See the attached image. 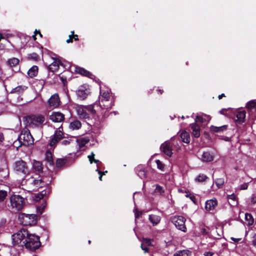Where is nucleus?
<instances>
[{"label":"nucleus","mask_w":256,"mask_h":256,"mask_svg":"<svg viewBox=\"0 0 256 256\" xmlns=\"http://www.w3.org/2000/svg\"><path fill=\"white\" fill-rule=\"evenodd\" d=\"M96 106V112L98 116L105 118L108 116V112L111 109L113 102L110 94V90H102L100 88V96H99L98 103L97 102L94 104Z\"/></svg>","instance_id":"obj_1"},{"label":"nucleus","mask_w":256,"mask_h":256,"mask_svg":"<svg viewBox=\"0 0 256 256\" xmlns=\"http://www.w3.org/2000/svg\"><path fill=\"white\" fill-rule=\"evenodd\" d=\"M74 108L77 114L81 118H88L90 116H94L96 114V110L93 104L88 106L76 104L74 106Z\"/></svg>","instance_id":"obj_2"},{"label":"nucleus","mask_w":256,"mask_h":256,"mask_svg":"<svg viewBox=\"0 0 256 256\" xmlns=\"http://www.w3.org/2000/svg\"><path fill=\"white\" fill-rule=\"evenodd\" d=\"M10 206L13 211L21 210L24 206V198L18 194H12L10 198Z\"/></svg>","instance_id":"obj_3"},{"label":"nucleus","mask_w":256,"mask_h":256,"mask_svg":"<svg viewBox=\"0 0 256 256\" xmlns=\"http://www.w3.org/2000/svg\"><path fill=\"white\" fill-rule=\"evenodd\" d=\"M23 243L24 244L26 248L30 250H36L40 245L39 238L32 234H30Z\"/></svg>","instance_id":"obj_4"},{"label":"nucleus","mask_w":256,"mask_h":256,"mask_svg":"<svg viewBox=\"0 0 256 256\" xmlns=\"http://www.w3.org/2000/svg\"><path fill=\"white\" fill-rule=\"evenodd\" d=\"M26 121L30 126L38 127L45 122V116L41 114H32L26 118Z\"/></svg>","instance_id":"obj_5"},{"label":"nucleus","mask_w":256,"mask_h":256,"mask_svg":"<svg viewBox=\"0 0 256 256\" xmlns=\"http://www.w3.org/2000/svg\"><path fill=\"white\" fill-rule=\"evenodd\" d=\"M18 220L20 223L25 226H34L37 222V216L34 214H20Z\"/></svg>","instance_id":"obj_6"},{"label":"nucleus","mask_w":256,"mask_h":256,"mask_svg":"<svg viewBox=\"0 0 256 256\" xmlns=\"http://www.w3.org/2000/svg\"><path fill=\"white\" fill-rule=\"evenodd\" d=\"M18 141L20 144V146H29L32 144L34 139L30 130L28 129H24L18 138Z\"/></svg>","instance_id":"obj_7"},{"label":"nucleus","mask_w":256,"mask_h":256,"mask_svg":"<svg viewBox=\"0 0 256 256\" xmlns=\"http://www.w3.org/2000/svg\"><path fill=\"white\" fill-rule=\"evenodd\" d=\"M14 170L18 174H22L24 176L29 173V168L26 163L21 160L14 163Z\"/></svg>","instance_id":"obj_8"},{"label":"nucleus","mask_w":256,"mask_h":256,"mask_svg":"<svg viewBox=\"0 0 256 256\" xmlns=\"http://www.w3.org/2000/svg\"><path fill=\"white\" fill-rule=\"evenodd\" d=\"M170 220L178 229L184 232H186L185 225L186 219L184 217L180 216H174L170 218Z\"/></svg>","instance_id":"obj_9"},{"label":"nucleus","mask_w":256,"mask_h":256,"mask_svg":"<svg viewBox=\"0 0 256 256\" xmlns=\"http://www.w3.org/2000/svg\"><path fill=\"white\" fill-rule=\"evenodd\" d=\"M48 104L50 108H56L60 104V100L58 94L56 93L52 94L48 100Z\"/></svg>","instance_id":"obj_10"},{"label":"nucleus","mask_w":256,"mask_h":256,"mask_svg":"<svg viewBox=\"0 0 256 256\" xmlns=\"http://www.w3.org/2000/svg\"><path fill=\"white\" fill-rule=\"evenodd\" d=\"M30 234L26 230L24 229L21 230L12 236L13 240L16 243L18 244V240L21 242L25 238H26Z\"/></svg>","instance_id":"obj_11"},{"label":"nucleus","mask_w":256,"mask_h":256,"mask_svg":"<svg viewBox=\"0 0 256 256\" xmlns=\"http://www.w3.org/2000/svg\"><path fill=\"white\" fill-rule=\"evenodd\" d=\"M62 124H61L60 126L57 129L53 137L52 138L50 143V146H54L62 138L63 133L62 132Z\"/></svg>","instance_id":"obj_12"},{"label":"nucleus","mask_w":256,"mask_h":256,"mask_svg":"<svg viewBox=\"0 0 256 256\" xmlns=\"http://www.w3.org/2000/svg\"><path fill=\"white\" fill-rule=\"evenodd\" d=\"M50 119L54 122L62 123L64 120V115L59 112H54L50 116Z\"/></svg>","instance_id":"obj_13"},{"label":"nucleus","mask_w":256,"mask_h":256,"mask_svg":"<svg viewBox=\"0 0 256 256\" xmlns=\"http://www.w3.org/2000/svg\"><path fill=\"white\" fill-rule=\"evenodd\" d=\"M161 150L166 156L170 157L172 154V146L169 141H166L160 146Z\"/></svg>","instance_id":"obj_14"},{"label":"nucleus","mask_w":256,"mask_h":256,"mask_svg":"<svg viewBox=\"0 0 256 256\" xmlns=\"http://www.w3.org/2000/svg\"><path fill=\"white\" fill-rule=\"evenodd\" d=\"M218 206V201L216 198L208 200L206 202L205 209L206 211L214 210Z\"/></svg>","instance_id":"obj_15"},{"label":"nucleus","mask_w":256,"mask_h":256,"mask_svg":"<svg viewBox=\"0 0 256 256\" xmlns=\"http://www.w3.org/2000/svg\"><path fill=\"white\" fill-rule=\"evenodd\" d=\"M9 177V170L6 164L0 168V181L6 182Z\"/></svg>","instance_id":"obj_16"},{"label":"nucleus","mask_w":256,"mask_h":256,"mask_svg":"<svg viewBox=\"0 0 256 256\" xmlns=\"http://www.w3.org/2000/svg\"><path fill=\"white\" fill-rule=\"evenodd\" d=\"M190 126L192 129V134L196 138L200 137V126L196 122L190 124Z\"/></svg>","instance_id":"obj_17"},{"label":"nucleus","mask_w":256,"mask_h":256,"mask_svg":"<svg viewBox=\"0 0 256 256\" xmlns=\"http://www.w3.org/2000/svg\"><path fill=\"white\" fill-rule=\"evenodd\" d=\"M214 156L208 152H204L202 153L200 159L203 162H210L213 160Z\"/></svg>","instance_id":"obj_18"},{"label":"nucleus","mask_w":256,"mask_h":256,"mask_svg":"<svg viewBox=\"0 0 256 256\" xmlns=\"http://www.w3.org/2000/svg\"><path fill=\"white\" fill-rule=\"evenodd\" d=\"M88 90L82 86L76 92L77 96L80 100L85 99L88 96Z\"/></svg>","instance_id":"obj_19"},{"label":"nucleus","mask_w":256,"mask_h":256,"mask_svg":"<svg viewBox=\"0 0 256 256\" xmlns=\"http://www.w3.org/2000/svg\"><path fill=\"white\" fill-rule=\"evenodd\" d=\"M32 168L38 174L42 172L43 167L42 162L35 160H33Z\"/></svg>","instance_id":"obj_20"},{"label":"nucleus","mask_w":256,"mask_h":256,"mask_svg":"<svg viewBox=\"0 0 256 256\" xmlns=\"http://www.w3.org/2000/svg\"><path fill=\"white\" fill-rule=\"evenodd\" d=\"M246 112L244 110H242L238 112L236 114V116L237 119L236 121L238 124H242L244 122V120L246 118Z\"/></svg>","instance_id":"obj_21"},{"label":"nucleus","mask_w":256,"mask_h":256,"mask_svg":"<svg viewBox=\"0 0 256 256\" xmlns=\"http://www.w3.org/2000/svg\"><path fill=\"white\" fill-rule=\"evenodd\" d=\"M210 120L209 116L206 114L198 115L196 116L195 119V122H200L203 123L206 122H208Z\"/></svg>","instance_id":"obj_22"},{"label":"nucleus","mask_w":256,"mask_h":256,"mask_svg":"<svg viewBox=\"0 0 256 256\" xmlns=\"http://www.w3.org/2000/svg\"><path fill=\"white\" fill-rule=\"evenodd\" d=\"M136 172L138 176L141 178H146V174L144 168L140 166H137L136 168Z\"/></svg>","instance_id":"obj_23"},{"label":"nucleus","mask_w":256,"mask_h":256,"mask_svg":"<svg viewBox=\"0 0 256 256\" xmlns=\"http://www.w3.org/2000/svg\"><path fill=\"white\" fill-rule=\"evenodd\" d=\"M160 216L154 214H150L149 216V220L153 226L157 225L160 221Z\"/></svg>","instance_id":"obj_24"},{"label":"nucleus","mask_w":256,"mask_h":256,"mask_svg":"<svg viewBox=\"0 0 256 256\" xmlns=\"http://www.w3.org/2000/svg\"><path fill=\"white\" fill-rule=\"evenodd\" d=\"M82 124L80 121L78 120H74L70 122L69 128L72 130H77L80 128Z\"/></svg>","instance_id":"obj_25"},{"label":"nucleus","mask_w":256,"mask_h":256,"mask_svg":"<svg viewBox=\"0 0 256 256\" xmlns=\"http://www.w3.org/2000/svg\"><path fill=\"white\" fill-rule=\"evenodd\" d=\"M60 64V63L58 60H54V62L49 65V69L52 72H56L58 69Z\"/></svg>","instance_id":"obj_26"},{"label":"nucleus","mask_w":256,"mask_h":256,"mask_svg":"<svg viewBox=\"0 0 256 256\" xmlns=\"http://www.w3.org/2000/svg\"><path fill=\"white\" fill-rule=\"evenodd\" d=\"M180 136L183 142L188 144L190 142V136L188 132L184 130L180 134Z\"/></svg>","instance_id":"obj_27"},{"label":"nucleus","mask_w":256,"mask_h":256,"mask_svg":"<svg viewBox=\"0 0 256 256\" xmlns=\"http://www.w3.org/2000/svg\"><path fill=\"white\" fill-rule=\"evenodd\" d=\"M228 126L227 125H224L220 126H212L210 127V130L212 132H223L224 130H226L227 129Z\"/></svg>","instance_id":"obj_28"},{"label":"nucleus","mask_w":256,"mask_h":256,"mask_svg":"<svg viewBox=\"0 0 256 256\" xmlns=\"http://www.w3.org/2000/svg\"><path fill=\"white\" fill-rule=\"evenodd\" d=\"M26 89V87L22 86H19L12 89L10 93L20 94L23 93V92Z\"/></svg>","instance_id":"obj_29"},{"label":"nucleus","mask_w":256,"mask_h":256,"mask_svg":"<svg viewBox=\"0 0 256 256\" xmlns=\"http://www.w3.org/2000/svg\"><path fill=\"white\" fill-rule=\"evenodd\" d=\"M38 73V67L36 66H32L28 72V76L30 78L36 76Z\"/></svg>","instance_id":"obj_30"},{"label":"nucleus","mask_w":256,"mask_h":256,"mask_svg":"<svg viewBox=\"0 0 256 256\" xmlns=\"http://www.w3.org/2000/svg\"><path fill=\"white\" fill-rule=\"evenodd\" d=\"M191 252L188 250H179L174 254V256H190Z\"/></svg>","instance_id":"obj_31"},{"label":"nucleus","mask_w":256,"mask_h":256,"mask_svg":"<svg viewBox=\"0 0 256 256\" xmlns=\"http://www.w3.org/2000/svg\"><path fill=\"white\" fill-rule=\"evenodd\" d=\"M245 219L248 222V225L252 226L254 222V219L250 214L246 213L245 214Z\"/></svg>","instance_id":"obj_32"},{"label":"nucleus","mask_w":256,"mask_h":256,"mask_svg":"<svg viewBox=\"0 0 256 256\" xmlns=\"http://www.w3.org/2000/svg\"><path fill=\"white\" fill-rule=\"evenodd\" d=\"M76 71L82 74V75H83V76H89L90 75V72H88V71L86 70H84V68H76Z\"/></svg>","instance_id":"obj_33"},{"label":"nucleus","mask_w":256,"mask_h":256,"mask_svg":"<svg viewBox=\"0 0 256 256\" xmlns=\"http://www.w3.org/2000/svg\"><path fill=\"white\" fill-rule=\"evenodd\" d=\"M46 160L50 164H52L54 163L52 154L50 151H47L45 154Z\"/></svg>","instance_id":"obj_34"},{"label":"nucleus","mask_w":256,"mask_h":256,"mask_svg":"<svg viewBox=\"0 0 256 256\" xmlns=\"http://www.w3.org/2000/svg\"><path fill=\"white\" fill-rule=\"evenodd\" d=\"M246 107L248 109L252 110L256 108V100H250L247 102Z\"/></svg>","instance_id":"obj_35"},{"label":"nucleus","mask_w":256,"mask_h":256,"mask_svg":"<svg viewBox=\"0 0 256 256\" xmlns=\"http://www.w3.org/2000/svg\"><path fill=\"white\" fill-rule=\"evenodd\" d=\"M18 62H19V60H18V59L16 58H12L10 59L8 61V64L11 67H12V66H14L17 65L18 64Z\"/></svg>","instance_id":"obj_36"},{"label":"nucleus","mask_w":256,"mask_h":256,"mask_svg":"<svg viewBox=\"0 0 256 256\" xmlns=\"http://www.w3.org/2000/svg\"><path fill=\"white\" fill-rule=\"evenodd\" d=\"M208 176L204 174H200L195 178V180L198 182H203L206 180Z\"/></svg>","instance_id":"obj_37"},{"label":"nucleus","mask_w":256,"mask_h":256,"mask_svg":"<svg viewBox=\"0 0 256 256\" xmlns=\"http://www.w3.org/2000/svg\"><path fill=\"white\" fill-rule=\"evenodd\" d=\"M215 183L218 188H220L224 186V180L223 178H217L215 181Z\"/></svg>","instance_id":"obj_38"},{"label":"nucleus","mask_w":256,"mask_h":256,"mask_svg":"<svg viewBox=\"0 0 256 256\" xmlns=\"http://www.w3.org/2000/svg\"><path fill=\"white\" fill-rule=\"evenodd\" d=\"M66 160L65 159H58L56 161V166L60 168L66 164Z\"/></svg>","instance_id":"obj_39"},{"label":"nucleus","mask_w":256,"mask_h":256,"mask_svg":"<svg viewBox=\"0 0 256 256\" xmlns=\"http://www.w3.org/2000/svg\"><path fill=\"white\" fill-rule=\"evenodd\" d=\"M227 198L228 200H232V204H238V202L236 200V196L234 194H232L228 195Z\"/></svg>","instance_id":"obj_40"},{"label":"nucleus","mask_w":256,"mask_h":256,"mask_svg":"<svg viewBox=\"0 0 256 256\" xmlns=\"http://www.w3.org/2000/svg\"><path fill=\"white\" fill-rule=\"evenodd\" d=\"M46 202H43L42 205L37 208L38 213L41 214L45 208L46 207Z\"/></svg>","instance_id":"obj_41"},{"label":"nucleus","mask_w":256,"mask_h":256,"mask_svg":"<svg viewBox=\"0 0 256 256\" xmlns=\"http://www.w3.org/2000/svg\"><path fill=\"white\" fill-rule=\"evenodd\" d=\"M154 192L158 194H162L164 192V190L162 186L156 185Z\"/></svg>","instance_id":"obj_42"},{"label":"nucleus","mask_w":256,"mask_h":256,"mask_svg":"<svg viewBox=\"0 0 256 256\" xmlns=\"http://www.w3.org/2000/svg\"><path fill=\"white\" fill-rule=\"evenodd\" d=\"M7 196V192L0 190V202H3Z\"/></svg>","instance_id":"obj_43"},{"label":"nucleus","mask_w":256,"mask_h":256,"mask_svg":"<svg viewBox=\"0 0 256 256\" xmlns=\"http://www.w3.org/2000/svg\"><path fill=\"white\" fill-rule=\"evenodd\" d=\"M76 142L78 144L79 148H82L88 142V140L82 138L80 140H76Z\"/></svg>","instance_id":"obj_44"},{"label":"nucleus","mask_w":256,"mask_h":256,"mask_svg":"<svg viewBox=\"0 0 256 256\" xmlns=\"http://www.w3.org/2000/svg\"><path fill=\"white\" fill-rule=\"evenodd\" d=\"M156 164L158 168L162 171H164V164H163L162 162L159 160H156Z\"/></svg>","instance_id":"obj_45"},{"label":"nucleus","mask_w":256,"mask_h":256,"mask_svg":"<svg viewBox=\"0 0 256 256\" xmlns=\"http://www.w3.org/2000/svg\"><path fill=\"white\" fill-rule=\"evenodd\" d=\"M46 194V192L44 191H42L41 192L38 194L36 196L35 200H40L43 198L44 196V194Z\"/></svg>","instance_id":"obj_46"},{"label":"nucleus","mask_w":256,"mask_h":256,"mask_svg":"<svg viewBox=\"0 0 256 256\" xmlns=\"http://www.w3.org/2000/svg\"><path fill=\"white\" fill-rule=\"evenodd\" d=\"M60 65L64 66L66 70H69L71 68V64L68 62H61Z\"/></svg>","instance_id":"obj_47"},{"label":"nucleus","mask_w":256,"mask_h":256,"mask_svg":"<svg viewBox=\"0 0 256 256\" xmlns=\"http://www.w3.org/2000/svg\"><path fill=\"white\" fill-rule=\"evenodd\" d=\"M42 181L41 180H35L33 181V184L36 187H42L41 184Z\"/></svg>","instance_id":"obj_48"},{"label":"nucleus","mask_w":256,"mask_h":256,"mask_svg":"<svg viewBox=\"0 0 256 256\" xmlns=\"http://www.w3.org/2000/svg\"><path fill=\"white\" fill-rule=\"evenodd\" d=\"M186 196L187 198H189L190 200L193 202L194 204L196 203V197L192 194H189L188 192H186Z\"/></svg>","instance_id":"obj_49"},{"label":"nucleus","mask_w":256,"mask_h":256,"mask_svg":"<svg viewBox=\"0 0 256 256\" xmlns=\"http://www.w3.org/2000/svg\"><path fill=\"white\" fill-rule=\"evenodd\" d=\"M153 241V240L149 239V238H144V242H145L146 244L150 246H152V242Z\"/></svg>","instance_id":"obj_50"},{"label":"nucleus","mask_w":256,"mask_h":256,"mask_svg":"<svg viewBox=\"0 0 256 256\" xmlns=\"http://www.w3.org/2000/svg\"><path fill=\"white\" fill-rule=\"evenodd\" d=\"M134 212L136 218H138L142 214V212L138 211L136 208L134 210Z\"/></svg>","instance_id":"obj_51"},{"label":"nucleus","mask_w":256,"mask_h":256,"mask_svg":"<svg viewBox=\"0 0 256 256\" xmlns=\"http://www.w3.org/2000/svg\"><path fill=\"white\" fill-rule=\"evenodd\" d=\"M250 202L252 204H255L256 203V194H252L250 198Z\"/></svg>","instance_id":"obj_52"},{"label":"nucleus","mask_w":256,"mask_h":256,"mask_svg":"<svg viewBox=\"0 0 256 256\" xmlns=\"http://www.w3.org/2000/svg\"><path fill=\"white\" fill-rule=\"evenodd\" d=\"M248 186V182L244 183L240 186V190H246Z\"/></svg>","instance_id":"obj_53"},{"label":"nucleus","mask_w":256,"mask_h":256,"mask_svg":"<svg viewBox=\"0 0 256 256\" xmlns=\"http://www.w3.org/2000/svg\"><path fill=\"white\" fill-rule=\"evenodd\" d=\"M73 140H66L62 142V144L64 146H66L70 144Z\"/></svg>","instance_id":"obj_54"},{"label":"nucleus","mask_w":256,"mask_h":256,"mask_svg":"<svg viewBox=\"0 0 256 256\" xmlns=\"http://www.w3.org/2000/svg\"><path fill=\"white\" fill-rule=\"evenodd\" d=\"M94 154L93 152H92L90 155H89L88 156V158L89 159V160H90V164H92V162H94V160H95L94 158Z\"/></svg>","instance_id":"obj_55"},{"label":"nucleus","mask_w":256,"mask_h":256,"mask_svg":"<svg viewBox=\"0 0 256 256\" xmlns=\"http://www.w3.org/2000/svg\"><path fill=\"white\" fill-rule=\"evenodd\" d=\"M252 242L253 246L256 248V234L253 235Z\"/></svg>","instance_id":"obj_56"},{"label":"nucleus","mask_w":256,"mask_h":256,"mask_svg":"<svg viewBox=\"0 0 256 256\" xmlns=\"http://www.w3.org/2000/svg\"><path fill=\"white\" fill-rule=\"evenodd\" d=\"M214 254V252H206L204 254V256H212Z\"/></svg>","instance_id":"obj_57"},{"label":"nucleus","mask_w":256,"mask_h":256,"mask_svg":"<svg viewBox=\"0 0 256 256\" xmlns=\"http://www.w3.org/2000/svg\"><path fill=\"white\" fill-rule=\"evenodd\" d=\"M96 171L98 172V174H100L99 179L100 180H102V174H104V172H102L100 171L98 168L96 170Z\"/></svg>","instance_id":"obj_58"},{"label":"nucleus","mask_w":256,"mask_h":256,"mask_svg":"<svg viewBox=\"0 0 256 256\" xmlns=\"http://www.w3.org/2000/svg\"><path fill=\"white\" fill-rule=\"evenodd\" d=\"M230 239L234 242H238L240 240H241V238H234L233 237H231Z\"/></svg>","instance_id":"obj_59"},{"label":"nucleus","mask_w":256,"mask_h":256,"mask_svg":"<svg viewBox=\"0 0 256 256\" xmlns=\"http://www.w3.org/2000/svg\"><path fill=\"white\" fill-rule=\"evenodd\" d=\"M142 249L144 252H148V249L146 247H144L143 244H141Z\"/></svg>","instance_id":"obj_60"},{"label":"nucleus","mask_w":256,"mask_h":256,"mask_svg":"<svg viewBox=\"0 0 256 256\" xmlns=\"http://www.w3.org/2000/svg\"><path fill=\"white\" fill-rule=\"evenodd\" d=\"M74 34V31H72V35H70V38H69L68 40H66V42H67L68 43H69V42H72V39L71 36H72V35H73V34Z\"/></svg>","instance_id":"obj_61"},{"label":"nucleus","mask_w":256,"mask_h":256,"mask_svg":"<svg viewBox=\"0 0 256 256\" xmlns=\"http://www.w3.org/2000/svg\"><path fill=\"white\" fill-rule=\"evenodd\" d=\"M4 140V136L2 133L0 132V142H2Z\"/></svg>","instance_id":"obj_62"},{"label":"nucleus","mask_w":256,"mask_h":256,"mask_svg":"<svg viewBox=\"0 0 256 256\" xmlns=\"http://www.w3.org/2000/svg\"><path fill=\"white\" fill-rule=\"evenodd\" d=\"M224 96V94H222L219 95L218 98L219 99H221L222 98V97H223Z\"/></svg>","instance_id":"obj_63"},{"label":"nucleus","mask_w":256,"mask_h":256,"mask_svg":"<svg viewBox=\"0 0 256 256\" xmlns=\"http://www.w3.org/2000/svg\"><path fill=\"white\" fill-rule=\"evenodd\" d=\"M74 38L75 40H78V36L77 35L74 36Z\"/></svg>","instance_id":"obj_64"}]
</instances>
